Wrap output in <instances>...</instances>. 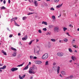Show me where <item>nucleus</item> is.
<instances>
[{
    "mask_svg": "<svg viewBox=\"0 0 79 79\" xmlns=\"http://www.w3.org/2000/svg\"><path fill=\"white\" fill-rule=\"evenodd\" d=\"M53 27V26L52 25H50L48 26L49 28H52Z\"/></svg>",
    "mask_w": 79,
    "mask_h": 79,
    "instance_id": "34",
    "label": "nucleus"
},
{
    "mask_svg": "<svg viewBox=\"0 0 79 79\" xmlns=\"http://www.w3.org/2000/svg\"><path fill=\"white\" fill-rule=\"evenodd\" d=\"M3 53H4V55H6V52H4Z\"/></svg>",
    "mask_w": 79,
    "mask_h": 79,
    "instance_id": "54",
    "label": "nucleus"
},
{
    "mask_svg": "<svg viewBox=\"0 0 79 79\" xmlns=\"http://www.w3.org/2000/svg\"><path fill=\"white\" fill-rule=\"evenodd\" d=\"M75 40H73L71 43L72 44H74V43H75Z\"/></svg>",
    "mask_w": 79,
    "mask_h": 79,
    "instance_id": "32",
    "label": "nucleus"
},
{
    "mask_svg": "<svg viewBox=\"0 0 79 79\" xmlns=\"http://www.w3.org/2000/svg\"><path fill=\"white\" fill-rule=\"evenodd\" d=\"M63 30L64 31H66V30H67L68 29V28H66L65 27H64L63 28Z\"/></svg>",
    "mask_w": 79,
    "mask_h": 79,
    "instance_id": "29",
    "label": "nucleus"
},
{
    "mask_svg": "<svg viewBox=\"0 0 79 79\" xmlns=\"http://www.w3.org/2000/svg\"><path fill=\"white\" fill-rule=\"evenodd\" d=\"M73 47H75V48H77L76 47V45H75V46L73 45Z\"/></svg>",
    "mask_w": 79,
    "mask_h": 79,
    "instance_id": "57",
    "label": "nucleus"
},
{
    "mask_svg": "<svg viewBox=\"0 0 79 79\" xmlns=\"http://www.w3.org/2000/svg\"><path fill=\"white\" fill-rule=\"evenodd\" d=\"M54 2L56 3H57L59 2V0H54Z\"/></svg>",
    "mask_w": 79,
    "mask_h": 79,
    "instance_id": "38",
    "label": "nucleus"
},
{
    "mask_svg": "<svg viewBox=\"0 0 79 79\" xmlns=\"http://www.w3.org/2000/svg\"><path fill=\"white\" fill-rule=\"evenodd\" d=\"M14 23H15V26H19V25H18V23H16V22H15V21Z\"/></svg>",
    "mask_w": 79,
    "mask_h": 79,
    "instance_id": "28",
    "label": "nucleus"
},
{
    "mask_svg": "<svg viewBox=\"0 0 79 79\" xmlns=\"http://www.w3.org/2000/svg\"><path fill=\"white\" fill-rule=\"evenodd\" d=\"M18 19V17H16L15 18H12V19H11L10 21L12 22V21H14V22L15 21V20H16Z\"/></svg>",
    "mask_w": 79,
    "mask_h": 79,
    "instance_id": "10",
    "label": "nucleus"
},
{
    "mask_svg": "<svg viewBox=\"0 0 79 79\" xmlns=\"http://www.w3.org/2000/svg\"><path fill=\"white\" fill-rule=\"evenodd\" d=\"M29 68V64L27 65L26 67L23 69V70H27Z\"/></svg>",
    "mask_w": 79,
    "mask_h": 79,
    "instance_id": "13",
    "label": "nucleus"
},
{
    "mask_svg": "<svg viewBox=\"0 0 79 79\" xmlns=\"http://www.w3.org/2000/svg\"><path fill=\"white\" fill-rule=\"evenodd\" d=\"M35 63L37 64H42V62L40 61H35Z\"/></svg>",
    "mask_w": 79,
    "mask_h": 79,
    "instance_id": "8",
    "label": "nucleus"
},
{
    "mask_svg": "<svg viewBox=\"0 0 79 79\" xmlns=\"http://www.w3.org/2000/svg\"><path fill=\"white\" fill-rule=\"evenodd\" d=\"M28 72L29 73V74H35V72L32 71H28Z\"/></svg>",
    "mask_w": 79,
    "mask_h": 79,
    "instance_id": "15",
    "label": "nucleus"
},
{
    "mask_svg": "<svg viewBox=\"0 0 79 79\" xmlns=\"http://www.w3.org/2000/svg\"><path fill=\"white\" fill-rule=\"evenodd\" d=\"M7 30H8V31H10V30H9V28H7Z\"/></svg>",
    "mask_w": 79,
    "mask_h": 79,
    "instance_id": "63",
    "label": "nucleus"
},
{
    "mask_svg": "<svg viewBox=\"0 0 79 79\" xmlns=\"http://www.w3.org/2000/svg\"><path fill=\"white\" fill-rule=\"evenodd\" d=\"M28 64H29V65H31V62H29Z\"/></svg>",
    "mask_w": 79,
    "mask_h": 79,
    "instance_id": "60",
    "label": "nucleus"
},
{
    "mask_svg": "<svg viewBox=\"0 0 79 79\" xmlns=\"http://www.w3.org/2000/svg\"><path fill=\"white\" fill-rule=\"evenodd\" d=\"M71 58L72 60H73V61H75V60H76V58H75V57H74V56H72Z\"/></svg>",
    "mask_w": 79,
    "mask_h": 79,
    "instance_id": "21",
    "label": "nucleus"
},
{
    "mask_svg": "<svg viewBox=\"0 0 79 79\" xmlns=\"http://www.w3.org/2000/svg\"><path fill=\"white\" fill-rule=\"evenodd\" d=\"M11 50H14V51H17V50H16V48H14L13 47H11Z\"/></svg>",
    "mask_w": 79,
    "mask_h": 79,
    "instance_id": "17",
    "label": "nucleus"
},
{
    "mask_svg": "<svg viewBox=\"0 0 79 79\" xmlns=\"http://www.w3.org/2000/svg\"><path fill=\"white\" fill-rule=\"evenodd\" d=\"M5 52V51H3V50H2V53H4Z\"/></svg>",
    "mask_w": 79,
    "mask_h": 79,
    "instance_id": "58",
    "label": "nucleus"
},
{
    "mask_svg": "<svg viewBox=\"0 0 79 79\" xmlns=\"http://www.w3.org/2000/svg\"><path fill=\"white\" fill-rule=\"evenodd\" d=\"M60 43H63V40H59Z\"/></svg>",
    "mask_w": 79,
    "mask_h": 79,
    "instance_id": "47",
    "label": "nucleus"
},
{
    "mask_svg": "<svg viewBox=\"0 0 79 79\" xmlns=\"http://www.w3.org/2000/svg\"><path fill=\"white\" fill-rule=\"evenodd\" d=\"M30 59L32 60V59H33V56H30Z\"/></svg>",
    "mask_w": 79,
    "mask_h": 79,
    "instance_id": "40",
    "label": "nucleus"
},
{
    "mask_svg": "<svg viewBox=\"0 0 79 79\" xmlns=\"http://www.w3.org/2000/svg\"><path fill=\"white\" fill-rule=\"evenodd\" d=\"M18 69L17 68H13L11 69V71H12V72H14V71H17Z\"/></svg>",
    "mask_w": 79,
    "mask_h": 79,
    "instance_id": "7",
    "label": "nucleus"
},
{
    "mask_svg": "<svg viewBox=\"0 0 79 79\" xmlns=\"http://www.w3.org/2000/svg\"><path fill=\"white\" fill-rule=\"evenodd\" d=\"M43 30L44 31H47V28H43Z\"/></svg>",
    "mask_w": 79,
    "mask_h": 79,
    "instance_id": "41",
    "label": "nucleus"
},
{
    "mask_svg": "<svg viewBox=\"0 0 79 79\" xmlns=\"http://www.w3.org/2000/svg\"><path fill=\"white\" fill-rule=\"evenodd\" d=\"M25 76H26V75H24L22 76V78L23 79H24V77H25Z\"/></svg>",
    "mask_w": 79,
    "mask_h": 79,
    "instance_id": "49",
    "label": "nucleus"
},
{
    "mask_svg": "<svg viewBox=\"0 0 79 79\" xmlns=\"http://www.w3.org/2000/svg\"><path fill=\"white\" fill-rule=\"evenodd\" d=\"M3 2L4 4H5V3H6V1L5 0H4Z\"/></svg>",
    "mask_w": 79,
    "mask_h": 79,
    "instance_id": "52",
    "label": "nucleus"
},
{
    "mask_svg": "<svg viewBox=\"0 0 79 79\" xmlns=\"http://www.w3.org/2000/svg\"><path fill=\"white\" fill-rule=\"evenodd\" d=\"M73 77V75H71L69 77L70 78H72V77Z\"/></svg>",
    "mask_w": 79,
    "mask_h": 79,
    "instance_id": "51",
    "label": "nucleus"
},
{
    "mask_svg": "<svg viewBox=\"0 0 79 79\" xmlns=\"http://www.w3.org/2000/svg\"><path fill=\"white\" fill-rule=\"evenodd\" d=\"M48 57V54L47 53H45L44 55H43L42 57V59L43 60H46L47 58Z\"/></svg>",
    "mask_w": 79,
    "mask_h": 79,
    "instance_id": "2",
    "label": "nucleus"
},
{
    "mask_svg": "<svg viewBox=\"0 0 79 79\" xmlns=\"http://www.w3.org/2000/svg\"><path fill=\"white\" fill-rule=\"evenodd\" d=\"M5 9H6V8L4 6L1 7V10H5Z\"/></svg>",
    "mask_w": 79,
    "mask_h": 79,
    "instance_id": "25",
    "label": "nucleus"
},
{
    "mask_svg": "<svg viewBox=\"0 0 79 79\" xmlns=\"http://www.w3.org/2000/svg\"><path fill=\"white\" fill-rule=\"evenodd\" d=\"M50 10H51L52 11H54V10H55V9H54L53 8V7H51L50 9Z\"/></svg>",
    "mask_w": 79,
    "mask_h": 79,
    "instance_id": "33",
    "label": "nucleus"
},
{
    "mask_svg": "<svg viewBox=\"0 0 79 79\" xmlns=\"http://www.w3.org/2000/svg\"><path fill=\"white\" fill-rule=\"evenodd\" d=\"M27 19V17L25 16L23 17L22 18L23 20H25V19Z\"/></svg>",
    "mask_w": 79,
    "mask_h": 79,
    "instance_id": "23",
    "label": "nucleus"
},
{
    "mask_svg": "<svg viewBox=\"0 0 79 79\" xmlns=\"http://www.w3.org/2000/svg\"><path fill=\"white\" fill-rule=\"evenodd\" d=\"M68 50L69 52H70V53H71V52H72V49H71V48H69Z\"/></svg>",
    "mask_w": 79,
    "mask_h": 79,
    "instance_id": "27",
    "label": "nucleus"
},
{
    "mask_svg": "<svg viewBox=\"0 0 79 79\" xmlns=\"http://www.w3.org/2000/svg\"><path fill=\"white\" fill-rule=\"evenodd\" d=\"M60 66H58L57 67V74H58V73H59V71H60Z\"/></svg>",
    "mask_w": 79,
    "mask_h": 79,
    "instance_id": "14",
    "label": "nucleus"
},
{
    "mask_svg": "<svg viewBox=\"0 0 79 79\" xmlns=\"http://www.w3.org/2000/svg\"><path fill=\"white\" fill-rule=\"evenodd\" d=\"M8 3H10V0H8Z\"/></svg>",
    "mask_w": 79,
    "mask_h": 79,
    "instance_id": "62",
    "label": "nucleus"
},
{
    "mask_svg": "<svg viewBox=\"0 0 79 79\" xmlns=\"http://www.w3.org/2000/svg\"><path fill=\"white\" fill-rule=\"evenodd\" d=\"M34 3L35 5V6H38V3H37V1L35 0Z\"/></svg>",
    "mask_w": 79,
    "mask_h": 79,
    "instance_id": "11",
    "label": "nucleus"
},
{
    "mask_svg": "<svg viewBox=\"0 0 79 79\" xmlns=\"http://www.w3.org/2000/svg\"><path fill=\"white\" fill-rule=\"evenodd\" d=\"M68 40L66 38L64 39L63 40V41H64V42H68Z\"/></svg>",
    "mask_w": 79,
    "mask_h": 79,
    "instance_id": "24",
    "label": "nucleus"
},
{
    "mask_svg": "<svg viewBox=\"0 0 79 79\" xmlns=\"http://www.w3.org/2000/svg\"><path fill=\"white\" fill-rule=\"evenodd\" d=\"M34 13H35L34 12L31 13H28L27 14V15H32V14H34Z\"/></svg>",
    "mask_w": 79,
    "mask_h": 79,
    "instance_id": "31",
    "label": "nucleus"
},
{
    "mask_svg": "<svg viewBox=\"0 0 79 79\" xmlns=\"http://www.w3.org/2000/svg\"><path fill=\"white\" fill-rule=\"evenodd\" d=\"M69 26L70 27H72H72H73V25H72V24H70V25H69Z\"/></svg>",
    "mask_w": 79,
    "mask_h": 79,
    "instance_id": "46",
    "label": "nucleus"
},
{
    "mask_svg": "<svg viewBox=\"0 0 79 79\" xmlns=\"http://www.w3.org/2000/svg\"><path fill=\"white\" fill-rule=\"evenodd\" d=\"M66 34H67V35H68V36H71V35H69V33H68V32H67Z\"/></svg>",
    "mask_w": 79,
    "mask_h": 79,
    "instance_id": "48",
    "label": "nucleus"
},
{
    "mask_svg": "<svg viewBox=\"0 0 79 79\" xmlns=\"http://www.w3.org/2000/svg\"><path fill=\"white\" fill-rule=\"evenodd\" d=\"M27 35H26L25 36L24 38L26 39L27 40Z\"/></svg>",
    "mask_w": 79,
    "mask_h": 79,
    "instance_id": "37",
    "label": "nucleus"
},
{
    "mask_svg": "<svg viewBox=\"0 0 79 79\" xmlns=\"http://www.w3.org/2000/svg\"><path fill=\"white\" fill-rule=\"evenodd\" d=\"M16 53H17V52H14L12 56H14V57H15L16 56Z\"/></svg>",
    "mask_w": 79,
    "mask_h": 79,
    "instance_id": "12",
    "label": "nucleus"
},
{
    "mask_svg": "<svg viewBox=\"0 0 79 79\" xmlns=\"http://www.w3.org/2000/svg\"><path fill=\"white\" fill-rule=\"evenodd\" d=\"M52 19H53V20H54L55 18H56V17H55V16L54 15L52 16Z\"/></svg>",
    "mask_w": 79,
    "mask_h": 79,
    "instance_id": "26",
    "label": "nucleus"
},
{
    "mask_svg": "<svg viewBox=\"0 0 79 79\" xmlns=\"http://www.w3.org/2000/svg\"><path fill=\"white\" fill-rule=\"evenodd\" d=\"M56 63L55 62H54L53 64V65L54 66H55V65H56Z\"/></svg>",
    "mask_w": 79,
    "mask_h": 79,
    "instance_id": "50",
    "label": "nucleus"
},
{
    "mask_svg": "<svg viewBox=\"0 0 79 79\" xmlns=\"http://www.w3.org/2000/svg\"><path fill=\"white\" fill-rule=\"evenodd\" d=\"M45 47H46V48H52V44H51V43L49 42L47 44V45L45 44Z\"/></svg>",
    "mask_w": 79,
    "mask_h": 79,
    "instance_id": "3",
    "label": "nucleus"
},
{
    "mask_svg": "<svg viewBox=\"0 0 79 79\" xmlns=\"http://www.w3.org/2000/svg\"><path fill=\"white\" fill-rule=\"evenodd\" d=\"M33 41H34V40H32L30 42H29L28 43V44L29 45H31V44H32V42Z\"/></svg>",
    "mask_w": 79,
    "mask_h": 79,
    "instance_id": "22",
    "label": "nucleus"
},
{
    "mask_svg": "<svg viewBox=\"0 0 79 79\" xmlns=\"http://www.w3.org/2000/svg\"><path fill=\"white\" fill-rule=\"evenodd\" d=\"M60 77H63V76H62V75H61V74H60Z\"/></svg>",
    "mask_w": 79,
    "mask_h": 79,
    "instance_id": "59",
    "label": "nucleus"
},
{
    "mask_svg": "<svg viewBox=\"0 0 79 79\" xmlns=\"http://www.w3.org/2000/svg\"><path fill=\"white\" fill-rule=\"evenodd\" d=\"M37 69V67L35 65H33L32 67L30 68L29 71H33L34 69Z\"/></svg>",
    "mask_w": 79,
    "mask_h": 79,
    "instance_id": "1",
    "label": "nucleus"
},
{
    "mask_svg": "<svg viewBox=\"0 0 79 79\" xmlns=\"http://www.w3.org/2000/svg\"><path fill=\"white\" fill-rule=\"evenodd\" d=\"M19 77L20 79H23V77H22L21 76L19 75Z\"/></svg>",
    "mask_w": 79,
    "mask_h": 79,
    "instance_id": "42",
    "label": "nucleus"
},
{
    "mask_svg": "<svg viewBox=\"0 0 79 79\" xmlns=\"http://www.w3.org/2000/svg\"><path fill=\"white\" fill-rule=\"evenodd\" d=\"M51 42H56V40L54 39H52L51 40Z\"/></svg>",
    "mask_w": 79,
    "mask_h": 79,
    "instance_id": "20",
    "label": "nucleus"
},
{
    "mask_svg": "<svg viewBox=\"0 0 79 79\" xmlns=\"http://www.w3.org/2000/svg\"><path fill=\"white\" fill-rule=\"evenodd\" d=\"M22 39L23 40H27L26 38H24V37L23 38H22Z\"/></svg>",
    "mask_w": 79,
    "mask_h": 79,
    "instance_id": "44",
    "label": "nucleus"
},
{
    "mask_svg": "<svg viewBox=\"0 0 79 79\" xmlns=\"http://www.w3.org/2000/svg\"><path fill=\"white\" fill-rule=\"evenodd\" d=\"M29 10H30V11H34V10L32 9L31 8H29Z\"/></svg>",
    "mask_w": 79,
    "mask_h": 79,
    "instance_id": "30",
    "label": "nucleus"
},
{
    "mask_svg": "<svg viewBox=\"0 0 79 79\" xmlns=\"http://www.w3.org/2000/svg\"><path fill=\"white\" fill-rule=\"evenodd\" d=\"M18 35H19H19H21V34L19 33L18 34Z\"/></svg>",
    "mask_w": 79,
    "mask_h": 79,
    "instance_id": "64",
    "label": "nucleus"
},
{
    "mask_svg": "<svg viewBox=\"0 0 79 79\" xmlns=\"http://www.w3.org/2000/svg\"><path fill=\"white\" fill-rule=\"evenodd\" d=\"M23 65V64L19 65L18 66H17V67H20V66H22Z\"/></svg>",
    "mask_w": 79,
    "mask_h": 79,
    "instance_id": "35",
    "label": "nucleus"
},
{
    "mask_svg": "<svg viewBox=\"0 0 79 79\" xmlns=\"http://www.w3.org/2000/svg\"><path fill=\"white\" fill-rule=\"evenodd\" d=\"M33 59H37V57L35 56L33 57Z\"/></svg>",
    "mask_w": 79,
    "mask_h": 79,
    "instance_id": "55",
    "label": "nucleus"
},
{
    "mask_svg": "<svg viewBox=\"0 0 79 79\" xmlns=\"http://www.w3.org/2000/svg\"><path fill=\"white\" fill-rule=\"evenodd\" d=\"M60 29V28L58 26L55 27H54V31L55 32H58V31Z\"/></svg>",
    "mask_w": 79,
    "mask_h": 79,
    "instance_id": "4",
    "label": "nucleus"
},
{
    "mask_svg": "<svg viewBox=\"0 0 79 79\" xmlns=\"http://www.w3.org/2000/svg\"><path fill=\"white\" fill-rule=\"evenodd\" d=\"M45 65H48V61H47L45 62Z\"/></svg>",
    "mask_w": 79,
    "mask_h": 79,
    "instance_id": "39",
    "label": "nucleus"
},
{
    "mask_svg": "<svg viewBox=\"0 0 79 79\" xmlns=\"http://www.w3.org/2000/svg\"><path fill=\"white\" fill-rule=\"evenodd\" d=\"M38 32L39 33H42V31H41V30H38Z\"/></svg>",
    "mask_w": 79,
    "mask_h": 79,
    "instance_id": "45",
    "label": "nucleus"
},
{
    "mask_svg": "<svg viewBox=\"0 0 79 79\" xmlns=\"http://www.w3.org/2000/svg\"><path fill=\"white\" fill-rule=\"evenodd\" d=\"M51 34V33H50L49 32H48L46 33V35H50Z\"/></svg>",
    "mask_w": 79,
    "mask_h": 79,
    "instance_id": "36",
    "label": "nucleus"
},
{
    "mask_svg": "<svg viewBox=\"0 0 79 79\" xmlns=\"http://www.w3.org/2000/svg\"><path fill=\"white\" fill-rule=\"evenodd\" d=\"M52 69L55 70V66H53L52 68Z\"/></svg>",
    "mask_w": 79,
    "mask_h": 79,
    "instance_id": "53",
    "label": "nucleus"
},
{
    "mask_svg": "<svg viewBox=\"0 0 79 79\" xmlns=\"http://www.w3.org/2000/svg\"><path fill=\"white\" fill-rule=\"evenodd\" d=\"M61 73L64 76H66L67 75L66 72L64 71H62Z\"/></svg>",
    "mask_w": 79,
    "mask_h": 79,
    "instance_id": "9",
    "label": "nucleus"
},
{
    "mask_svg": "<svg viewBox=\"0 0 79 79\" xmlns=\"http://www.w3.org/2000/svg\"><path fill=\"white\" fill-rule=\"evenodd\" d=\"M39 40L37 39L36 40V42H39Z\"/></svg>",
    "mask_w": 79,
    "mask_h": 79,
    "instance_id": "56",
    "label": "nucleus"
},
{
    "mask_svg": "<svg viewBox=\"0 0 79 79\" xmlns=\"http://www.w3.org/2000/svg\"><path fill=\"white\" fill-rule=\"evenodd\" d=\"M42 24H44L45 25L47 26V23L46 22L43 21L42 22Z\"/></svg>",
    "mask_w": 79,
    "mask_h": 79,
    "instance_id": "16",
    "label": "nucleus"
},
{
    "mask_svg": "<svg viewBox=\"0 0 79 79\" xmlns=\"http://www.w3.org/2000/svg\"><path fill=\"white\" fill-rule=\"evenodd\" d=\"M11 50H14V51H17V50H16V48H14L13 47H11Z\"/></svg>",
    "mask_w": 79,
    "mask_h": 79,
    "instance_id": "18",
    "label": "nucleus"
},
{
    "mask_svg": "<svg viewBox=\"0 0 79 79\" xmlns=\"http://www.w3.org/2000/svg\"><path fill=\"white\" fill-rule=\"evenodd\" d=\"M6 65H4V66H3L2 67L3 69H5L6 68Z\"/></svg>",
    "mask_w": 79,
    "mask_h": 79,
    "instance_id": "43",
    "label": "nucleus"
},
{
    "mask_svg": "<svg viewBox=\"0 0 79 79\" xmlns=\"http://www.w3.org/2000/svg\"><path fill=\"white\" fill-rule=\"evenodd\" d=\"M13 37V36H12V35H10L9 36V37L11 38V37Z\"/></svg>",
    "mask_w": 79,
    "mask_h": 79,
    "instance_id": "61",
    "label": "nucleus"
},
{
    "mask_svg": "<svg viewBox=\"0 0 79 79\" xmlns=\"http://www.w3.org/2000/svg\"><path fill=\"white\" fill-rule=\"evenodd\" d=\"M62 6V4H59L58 5V6H57L56 7L57 8H60V7H61V6Z\"/></svg>",
    "mask_w": 79,
    "mask_h": 79,
    "instance_id": "19",
    "label": "nucleus"
},
{
    "mask_svg": "<svg viewBox=\"0 0 79 79\" xmlns=\"http://www.w3.org/2000/svg\"><path fill=\"white\" fill-rule=\"evenodd\" d=\"M37 49H38V48H34V53H35V52H36V53H37V54H38L39 55V50H37Z\"/></svg>",
    "mask_w": 79,
    "mask_h": 79,
    "instance_id": "6",
    "label": "nucleus"
},
{
    "mask_svg": "<svg viewBox=\"0 0 79 79\" xmlns=\"http://www.w3.org/2000/svg\"><path fill=\"white\" fill-rule=\"evenodd\" d=\"M57 55L58 56H59L61 57L63 56L64 54L62 52H59L57 53Z\"/></svg>",
    "mask_w": 79,
    "mask_h": 79,
    "instance_id": "5",
    "label": "nucleus"
}]
</instances>
